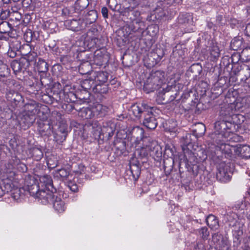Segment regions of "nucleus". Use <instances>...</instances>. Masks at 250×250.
<instances>
[{"label":"nucleus","mask_w":250,"mask_h":250,"mask_svg":"<svg viewBox=\"0 0 250 250\" xmlns=\"http://www.w3.org/2000/svg\"><path fill=\"white\" fill-rule=\"evenodd\" d=\"M152 110V108L146 104H135L131 107V111L133 114L138 119L143 118V125L149 129H155L158 125L156 118Z\"/></svg>","instance_id":"f257e3e1"},{"label":"nucleus","mask_w":250,"mask_h":250,"mask_svg":"<svg viewBox=\"0 0 250 250\" xmlns=\"http://www.w3.org/2000/svg\"><path fill=\"white\" fill-rule=\"evenodd\" d=\"M13 194H14V198L18 197L19 194L20 196H21L22 191H25L28 192L31 196L36 197L38 192L40 191L39 186L38 182L36 181L34 177H28L25 178L24 186L19 189H14Z\"/></svg>","instance_id":"f03ea898"},{"label":"nucleus","mask_w":250,"mask_h":250,"mask_svg":"<svg viewBox=\"0 0 250 250\" xmlns=\"http://www.w3.org/2000/svg\"><path fill=\"white\" fill-rule=\"evenodd\" d=\"M163 75L160 71L151 73L144 84V88L148 92L159 89L163 83Z\"/></svg>","instance_id":"7ed1b4c3"},{"label":"nucleus","mask_w":250,"mask_h":250,"mask_svg":"<svg viewBox=\"0 0 250 250\" xmlns=\"http://www.w3.org/2000/svg\"><path fill=\"white\" fill-rule=\"evenodd\" d=\"M180 86L178 85H168L167 87L163 88L162 90L159 92L158 97L163 100L162 103L166 104L173 101L178 94L177 88Z\"/></svg>","instance_id":"20e7f679"},{"label":"nucleus","mask_w":250,"mask_h":250,"mask_svg":"<svg viewBox=\"0 0 250 250\" xmlns=\"http://www.w3.org/2000/svg\"><path fill=\"white\" fill-rule=\"evenodd\" d=\"M39 104L35 101L25 104V114L24 118L26 120L27 124L29 125L35 122L36 120L35 116L38 114L40 109Z\"/></svg>","instance_id":"39448f33"},{"label":"nucleus","mask_w":250,"mask_h":250,"mask_svg":"<svg viewBox=\"0 0 250 250\" xmlns=\"http://www.w3.org/2000/svg\"><path fill=\"white\" fill-rule=\"evenodd\" d=\"M233 172V168L230 163H221L219 164L216 173V178L223 182L229 181Z\"/></svg>","instance_id":"423d86ee"},{"label":"nucleus","mask_w":250,"mask_h":250,"mask_svg":"<svg viewBox=\"0 0 250 250\" xmlns=\"http://www.w3.org/2000/svg\"><path fill=\"white\" fill-rule=\"evenodd\" d=\"M234 126V125L231 123V121L224 119L217 121L214 124L215 131L218 134H221L222 136H226V133L229 132Z\"/></svg>","instance_id":"0eeeda50"},{"label":"nucleus","mask_w":250,"mask_h":250,"mask_svg":"<svg viewBox=\"0 0 250 250\" xmlns=\"http://www.w3.org/2000/svg\"><path fill=\"white\" fill-rule=\"evenodd\" d=\"M65 26L70 30L74 31H79L85 29V24L83 19H73L65 21Z\"/></svg>","instance_id":"6e6552de"},{"label":"nucleus","mask_w":250,"mask_h":250,"mask_svg":"<svg viewBox=\"0 0 250 250\" xmlns=\"http://www.w3.org/2000/svg\"><path fill=\"white\" fill-rule=\"evenodd\" d=\"M55 140L58 143L65 140L67 135V125L63 122L59 124V127L56 132L53 133Z\"/></svg>","instance_id":"1a4fd4ad"},{"label":"nucleus","mask_w":250,"mask_h":250,"mask_svg":"<svg viewBox=\"0 0 250 250\" xmlns=\"http://www.w3.org/2000/svg\"><path fill=\"white\" fill-rule=\"evenodd\" d=\"M99 47L100 48L94 52V61L97 65H102L108 61V55L105 48L100 46Z\"/></svg>","instance_id":"9d476101"},{"label":"nucleus","mask_w":250,"mask_h":250,"mask_svg":"<svg viewBox=\"0 0 250 250\" xmlns=\"http://www.w3.org/2000/svg\"><path fill=\"white\" fill-rule=\"evenodd\" d=\"M38 130L42 136H49L53 132V125L50 121H40L38 122Z\"/></svg>","instance_id":"9b49d317"},{"label":"nucleus","mask_w":250,"mask_h":250,"mask_svg":"<svg viewBox=\"0 0 250 250\" xmlns=\"http://www.w3.org/2000/svg\"><path fill=\"white\" fill-rule=\"evenodd\" d=\"M38 198L43 204H46L50 202H52L54 198V195L50 189L48 190L42 189L38 192L35 197Z\"/></svg>","instance_id":"f8f14e48"},{"label":"nucleus","mask_w":250,"mask_h":250,"mask_svg":"<svg viewBox=\"0 0 250 250\" xmlns=\"http://www.w3.org/2000/svg\"><path fill=\"white\" fill-rule=\"evenodd\" d=\"M134 20L128 21V28L133 32H138L141 35L144 33L145 25L141 19H133Z\"/></svg>","instance_id":"ddd939ff"},{"label":"nucleus","mask_w":250,"mask_h":250,"mask_svg":"<svg viewBox=\"0 0 250 250\" xmlns=\"http://www.w3.org/2000/svg\"><path fill=\"white\" fill-rule=\"evenodd\" d=\"M144 129L139 126H136L132 128L130 131L131 139L132 141L136 144H139L140 141H142L143 144V139L146 137H144Z\"/></svg>","instance_id":"4468645a"},{"label":"nucleus","mask_w":250,"mask_h":250,"mask_svg":"<svg viewBox=\"0 0 250 250\" xmlns=\"http://www.w3.org/2000/svg\"><path fill=\"white\" fill-rule=\"evenodd\" d=\"M220 116L221 119L229 121L234 120L236 118H239L240 117H242L243 118L241 115L232 114V107L229 106H228V107L221 108L220 112Z\"/></svg>","instance_id":"2eb2a0df"},{"label":"nucleus","mask_w":250,"mask_h":250,"mask_svg":"<svg viewBox=\"0 0 250 250\" xmlns=\"http://www.w3.org/2000/svg\"><path fill=\"white\" fill-rule=\"evenodd\" d=\"M212 241L216 244V246L219 248L228 249L229 247V241L227 237H224L221 234L215 233L212 235Z\"/></svg>","instance_id":"dca6fc26"},{"label":"nucleus","mask_w":250,"mask_h":250,"mask_svg":"<svg viewBox=\"0 0 250 250\" xmlns=\"http://www.w3.org/2000/svg\"><path fill=\"white\" fill-rule=\"evenodd\" d=\"M84 129H87L95 136H100L101 134V127L96 121H89L85 124Z\"/></svg>","instance_id":"f3484780"},{"label":"nucleus","mask_w":250,"mask_h":250,"mask_svg":"<svg viewBox=\"0 0 250 250\" xmlns=\"http://www.w3.org/2000/svg\"><path fill=\"white\" fill-rule=\"evenodd\" d=\"M91 75V78H93L95 83H104L108 77V74L104 71H94L92 72Z\"/></svg>","instance_id":"a211bd4d"},{"label":"nucleus","mask_w":250,"mask_h":250,"mask_svg":"<svg viewBox=\"0 0 250 250\" xmlns=\"http://www.w3.org/2000/svg\"><path fill=\"white\" fill-rule=\"evenodd\" d=\"M27 65L26 61L21 58L19 61L14 60L11 63V66L15 73L21 72L22 69L25 70L27 68Z\"/></svg>","instance_id":"6ab92c4d"},{"label":"nucleus","mask_w":250,"mask_h":250,"mask_svg":"<svg viewBox=\"0 0 250 250\" xmlns=\"http://www.w3.org/2000/svg\"><path fill=\"white\" fill-rule=\"evenodd\" d=\"M130 172L131 173L133 179L136 181L140 176L141 169L139 167V163L132 160L130 163Z\"/></svg>","instance_id":"aec40b11"},{"label":"nucleus","mask_w":250,"mask_h":250,"mask_svg":"<svg viewBox=\"0 0 250 250\" xmlns=\"http://www.w3.org/2000/svg\"><path fill=\"white\" fill-rule=\"evenodd\" d=\"M6 98L8 101L14 103L16 104L22 100L21 95L17 91L10 90L6 93Z\"/></svg>","instance_id":"412c9836"},{"label":"nucleus","mask_w":250,"mask_h":250,"mask_svg":"<svg viewBox=\"0 0 250 250\" xmlns=\"http://www.w3.org/2000/svg\"><path fill=\"white\" fill-rule=\"evenodd\" d=\"M97 18L98 14L96 10H92L88 12L83 19L84 21L85 27H86L88 24H92L95 22Z\"/></svg>","instance_id":"4be33fe9"},{"label":"nucleus","mask_w":250,"mask_h":250,"mask_svg":"<svg viewBox=\"0 0 250 250\" xmlns=\"http://www.w3.org/2000/svg\"><path fill=\"white\" fill-rule=\"evenodd\" d=\"M37 58L38 55L36 52L30 51L28 53L25 54L24 57L21 58V59L26 61L27 64V67L28 68L31 64H35L36 63Z\"/></svg>","instance_id":"5701e85b"},{"label":"nucleus","mask_w":250,"mask_h":250,"mask_svg":"<svg viewBox=\"0 0 250 250\" xmlns=\"http://www.w3.org/2000/svg\"><path fill=\"white\" fill-rule=\"evenodd\" d=\"M206 223L212 229H216L219 227V222L217 218L212 214L208 215L206 218Z\"/></svg>","instance_id":"b1692460"},{"label":"nucleus","mask_w":250,"mask_h":250,"mask_svg":"<svg viewBox=\"0 0 250 250\" xmlns=\"http://www.w3.org/2000/svg\"><path fill=\"white\" fill-rule=\"evenodd\" d=\"M206 131V126L202 123L195 124L192 130L194 135L196 137H199L203 135Z\"/></svg>","instance_id":"393cba45"},{"label":"nucleus","mask_w":250,"mask_h":250,"mask_svg":"<svg viewBox=\"0 0 250 250\" xmlns=\"http://www.w3.org/2000/svg\"><path fill=\"white\" fill-rule=\"evenodd\" d=\"M92 70L91 63L88 61H85L81 63L79 67V71L82 75L89 73Z\"/></svg>","instance_id":"a878e982"},{"label":"nucleus","mask_w":250,"mask_h":250,"mask_svg":"<svg viewBox=\"0 0 250 250\" xmlns=\"http://www.w3.org/2000/svg\"><path fill=\"white\" fill-rule=\"evenodd\" d=\"M89 4L88 0H77L74 4V9L79 13L86 8Z\"/></svg>","instance_id":"bb28decb"},{"label":"nucleus","mask_w":250,"mask_h":250,"mask_svg":"<svg viewBox=\"0 0 250 250\" xmlns=\"http://www.w3.org/2000/svg\"><path fill=\"white\" fill-rule=\"evenodd\" d=\"M108 90V88L107 85L104 83H97L95 84L94 86L92 87V91L94 93L105 94L107 92Z\"/></svg>","instance_id":"cd10ccee"},{"label":"nucleus","mask_w":250,"mask_h":250,"mask_svg":"<svg viewBox=\"0 0 250 250\" xmlns=\"http://www.w3.org/2000/svg\"><path fill=\"white\" fill-rule=\"evenodd\" d=\"M157 143L156 141L155 140H153V139H152L151 138H150L149 137H146L144 139H143V145L144 146H147V149L149 151V154L152 152L153 151V150L155 148H154V146L153 147V146H154V143ZM156 148V146H155V148Z\"/></svg>","instance_id":"c85d7f7f"},{"label":"nucleus","mask_w":250,"mask_h":250,"mask_svg":"<svg viewBox=\"0 0 250 250\" xmlns=\"http://www.w3.org/2000/svg\"><path fill=\"white\" fill-rule=\"evenodd\" d=\"M53 208L59 213L62 212L65 210L64 202L60 198L56 197L53 202Z\"/></svg>","instance_id":"c756f323"},{"label":"nucleus","mask_w":250,"mask_h":250,"mask_svg":"<svg viewBox=\"0 0 250 250\" xmlns=\"http://www.w3.org/2000/svg\"><path fill=\"white\" fill-rule=\"evenodd\" d=\"M242 81L246 83L250 77V68L248 66H245L239 72L238 75Z\"/></svg>","instance_id":"7c9ffc66"},{"label":"nucleus","mask_w":250,"mask_h":250,"mask_svg":"<svg viewBox=\"0 0 250 250\" xmlns=\"http://www.w3.org/2000/svg\"><path fill=\"white\" fill-rule=\"evenodd\" d=\"M136 155L141 159L146 157L149 154L147 146H144L142 144V146L140 148H138L135 152Z\"/></svg>","instance_id":"2f4dec72"},{"label":"nucleus","mask_w":250,"mask_h":250,"mask_svg":"<svg viewBox=\"0 0 250 250\" xmlns=\"http://www.w3.org/2000/svg\"><path fill=\"white\" fill-rule=\"evenodd\" d=\"M40 182L45 185L46 188H53V181L51 177L48 175H44L40 178Z\"/></svg>","instance_id":"473e14b6"},{"label":"nucleus","mask_w":250,"mask_h":250,"mask_svg":"<svg viewBox=\"0 0 250 250\" xmlns=\"http://www.w3.org/2000/svg\"><path fill=\"white\" fill-rule=\"evenodd\" d=\"M95 82L93 79L90 77L89 79H85L82 81L81 83L82 87L85 91L90 89L92 86L95 85Z\"/></svg>","instance_id":"72a5a7b5"},{"label":"nucleus","mask_w":250,"mask_h":250,"mask_svg":"<svg viewBox=\"0 0 250 250\" xmlns=\"http://www.w3.org/2000/svg\"><path fill=\"white\" fill-rule=\"evenodd\" d=\"M89 34H92L93 37L92 39V41H93L95 43V46L97 47H100V40L98 39L99 31L96 28H92L88 32Z\"/></svg>","instance_id":"f704fd0d"},{"label":"nucleus","mask_w":250,"mask_h":250,"mask_svg":"<svg viewBox=\"0 0 250 250\" xmlns=\"http://www.w3.org/2000/svg\"><path fill=\"white\" fill-rule=\"evenodd\" d=\"M50 122L53 125L59 124H61L63 122L62 118V114L58 111H53L52 113L51 118L50 119Z\"/></svg>","instance_id":"c9c22d12"},{"label":"nucleus","mask_w":250,"mask_h":250,"mask_svg":"<svg viewBox=\"0 0 250 250\" xmlns=\"http://www.w3.org/2000/svg\"><path fill=\"white\" fill-rule=\"evenodd\" d=\"M154 146H156V148L155 147V150H153V151H152L149 155L153 157L155 159H159L162 156V149L160 146L157 143H154Z\"/></svg>","instance_id":"e433bc0d"},{"label":"nucleus","mask_w":250,"mask_h":250,"mask_svg":"<svg viewBox=\"0 0 250 250\" xmlns=\"http://www.w3.org/2000/svg\"><path fill=\"white\" fill-rule=\"evenodd\" d=\"M11 29V26L8 22L6 21H0V33H8Z\"/></svg>","instance_id":"4c0bfd02"},{"label":"nucleus","mask_w":250,"mask_h":250,"mask_svg":"<svg viewBox=\"0 0 250 250\" xmlns=\"http://www.w3.org/2000/svg\"><path fill=\"white\" fill-rule=\"evenodd\" d=\"M37 68L39 72L44 73L48 70V65L44 60L39 58L37 64Z\"/></svg>","instance_id":"58836bf2"},{"label":"nucleus","mask_w":250,"mask_h":250,"mask_svg":"<svg viewBox=\"0 0 250 250\" xmlns=\"http://www.w3.org/2000/svg\"><path fill=\"white\" fill-rule=\"evenodd\" d=\"M90 108L88 107H83L80 109L81 115L85 119H90L93 116V112Z\"/></svg>","instance_id":"ea45409f"},{"label":"nucleus","mask_w":250,"mask_h":250,"mask_svg":"<svg viewBox=\"0 0 250 250\" xmlns=\"http://www.w3.org/2000/svg\"><path fill=\"white\" fill-rule=\"evenodd\" d=\"M164 55V53L162 49H157L154 52L151 53L150 57L154 59L157 62L161 60Z\"/></svg>","instance_id":"a19ab883"},{"label":"nucleus","mask_w":250,"mask_h":250,"mask_svg":"<svg viewBox=\"0 0 250 250\" xmlns=\"http://www.w3.org/2000/svg\"><path fill=\"white\" fill-rule=\"evenodd\" d=\"M32 156L36 161L40 160L43 157V152L41 149L34 147L31 150Z\"/></svg>","instance_id":"79ce46f5"},{"label":"nucleus","mask_w":250,"mask_h":250,"mask_svg":"<svg viewBox=\"0 0 250 250\" xmlns=\"http://www.w3.org/2000/svg\"><path fill=\"white\" fill-rule=\"evenodd\" d=\"M210 55L214 59H216L220 56V49L216 43H213L209 48Z\"/></svg>","instance_id":"37998d69"},{"label":"nucleus","mask_w":250,"mask_h":250,"mask_svg":"<svg viewBox=\"0 0 250 250\" xmlns=\"http://www.w3.org/2000/svg\"><path fill=\"white\" fill-rule=\"evenodd\" d=\"M240 152L241 155L246 159L250 158V146H243L240 148Z\"/></svg>","instance_id":"c03bdc74"},{"label":"nucleus","mask_w":250,"mask_h":250,"mask_svg":"<svg viewBox=\"0 0 250 250\" xmlns=\"http://www.w3.org/2000/svg\"><path fill=\"white\" fill-rule=\"evenodd\" d=\"M140 13L138 10H130L128 13V19L130 21L134 20L133 19H141L140 18Z\"/></svg>","instance_id":"a18cd8bd"},{"label":"nucleus","mask_w":250,"mask_h":250,"mask_svg":"<svg viewBox=\"0 0 250 250\" xmlns=\"http://www.w3.org/2000/svg\"><path fill=\"white\" fill-rule=\"evenodd\" d=\"M2 187L3 188V190L4 193L12 191L13 190V185L10 183V182L9 180H8L7 182L5 181L3 182Z\"/></svg>","instance_id":"49530a36"},{"label":"nucleus","mask_w":250,"mask_h":250,"mask_svg":"<svg viewBox=\"0 0 250 250\" xmlns=\"http://www.w3.org/2000/svg\"><path fill=\"white\" fill-rule=\"evenodd\" d=\"M199 233L201 237L204 239H207L209 234L208 228L205 227L199 229Z\"/></svg>","instance_id":"de8ad7c7"},{"label":"nucleus","mask_w":250,"mask_h":250,"mask_svg":"<svg viewBox=\"0 0 250 250\" xmlns=\"http://www.w3.org/2000/svg\"><path fill=\"white\" fill-rule=\"evenodd\" d=\"M21 19V14L17 11L11 12L10 20L11 21H20Z\"/></svg>","instance_id":"09e8293b"},{"label":"nucleus","mask_w":250,"mask_h":250,"mask_svg":"<svg viewBox=\"0 0 250 250\" xmlns=\"http://www.w3.org/2000/svg\"><path fill=\"white\" fill-rule=\"evenodd\" d=\"M241 43L240 40L234 39L231 42L230 47L233 50H237L241 47Z\"/></svg>","instance_id":"8fccbe9b"},{"label":"nucleus","mask_w":250,"mask_h":250,"mask_svg":"<svg viewBox=\"0 0 250 250\" xmlns=\"http://www.w3.org/2000/svg\"><path fill=\"white\" fill-rule=\"evenodd\" d=\"M241 57L243 60L248 61L250 60V49L245 48L241 52Z\"/></svg>","instance_id":"3c124183"},{"label":"nucleus","mask_w":250,"mask_h":250,"mask_svg":"<svg viewBox=\"0 0 250 250\" xmlns=\"http://www.w3.org/2000/svg\"><path fill=\"white\" fill-rule=\"evenodd\" d=\"M10 14L9 11L8 10H3L1 12L0 14V18L1 20H6L8 17H10Z\"/></svg>","instance_id":"603ef678"},{"label":"nucleus","mask_w":250,"mask_h":250,"mask_svg":"<svg viewBox=\"0 0 250 250\" xmlns=\"http://www.w3.org/2000/svg\"><path fill=\"white\" fill-rule=\"evenodd\" d=\"M68 187L74 192H77L78 190V186L76 184L73 183L72 182H69L68 184Z\"/></svg>","instance_id":"864d4df0"},{"label":"nucleus","mask_w":250,"mask_h":250,"mask_svg":"<svg viewBox=\"0 0 250 250\" xmlns=\"http://www.w3.org/2000/svg\"><path fill=\"white\" fill-rule=\"evenodd\" d=\"M58 174L62 177L66 178L69 175V172L65 169H59L58 171Z\"/></svg>","instance_id":"5fc2aeb1"},{"label":"nucleus","mask_w":250,"mask_h":250,"mask_svg":"<svg viewBox=\"0 0 250 250\" xmlns=\"http://www.w3.org/2000/svg\"><path fill=\"white\" fill-rule=\"evenodd\" d=\"M190 137H191L190 134H186V135L185 136V138H184V142L183 143V145L187 146L188 145H189V144H190L191 143V140L190 139L188 140V139H189L190 138Z\"/></svg>","instance_id":"6e6d98bb"},{"label":"nucleus","mask_w":250,"mask_h":250,"mask_svg":"<svg viewBox=\"0 0 250 250\" xmlns=\"http://www.w3.org/2000/svg\"><path fill=\"white\" fill-rule=\"evenodd\" d=\"M190 70L192 72H194V70H197V73L199 74L201 71V67L198 64H193Z\"/></svg>","instance_id":"4d7b16f0"},{"label":"nucleus","mask_w":250,"mask_h":250,"mask_svg":"<svg viewBox=\"0 0 250 250\" xmlns=\"http://www.w3.org/2000/svg\"><path fill=\"white\" fill-rule=\"evenodd\" d=\"M114 129L111 126H104L103 129H102V131L103 132V134H106L107 133L110 132H114Z\"/></svg>","instance_id":"13d9d810"},{"label":"nucleus","mask_w":250,"mask_h":250,"mask_svg":"<svg viewBox=\"0 0 250 250\" xmlns=\"http://www.w3.org/2000/svg\"><path fill=\"white\" fill-rule=\"evenodd\" d=\"M237 232V234L235 235V238L236 239L237 242L239 243L240 241L239 240V237L243 234V230L240 229L237 231H236L235 233Z\"/></svg>","instance_id":"bf43d9fd"},{"label":"nucleus","mask_w":250,"mask_h":250,"mask_svg":"<svg viewBox=\"0 0 250 250\" xmlns=\"http://www.w3.org/2000/svg\"><path fill=\"white\" fill-rule=\"evenodd\" d=\"M52 162V160L51 159H49L47 160V165L49 168H53L56 167L58 165L57 162L54 164H51V162Z\"/></svg>","instance_id":"052dcab7"},{"label":"nucleus","mask_w":250,"mask_h":250,"mask_svg":"<svg viewBox=\"0 0 250 250\" xmlns=\"http://www.w3.org/2000/svg\"><path fill=\"white\" fill-rule=\"evenodd\" d=\"M102 13L104 18H108V9L106 7H104L102 8Z\"/></svg>","instance_id":"680f3d73"},{"label":"nucleus","mask_w":250,"mask_h":250,"mask_svg":"<svg viewBox=\"0 0 250 250\" xmlns=\"http://www.w3.org/2000/svg\"><path fill=\"white\" fill-rule=\"evenodd\" d=\"M1 67L4 70V71L2 73H0V75L2 77H5L6 74L8 73V68L5 65H3Z\"/></svg>","instance_id":"e2e57ef3"},{"label":"nucleus","mask_w":250,"mask_h":250,"mask_svg":"<svg viewBox=\"0 0 250 250\" xmlns=\"http://www.w3.org/2000/svg\"><path fill=\"white\" fill-rule=\"evenodd\" d=\"M17 53L15 51L12 50H9L7 52V55L12 58H14L16 56Z\"/></svg>","instance_id":"0e129e2a"},{"label":"nucleus","mask_w":250,"mask_h":250,"mask_svg":"<svg viewBox=\"0 0 250 250\" xmlns=\"http://www.w3.org/2000/svg\"><path fill=\"white\" fill-rule=\"evenodd\" d=\"M6 167H8V169L6 170L5 172L6 173H11L13 169V166L10 164H7L6 165Z\"/></svg>","instance_id":"69168bd1"},{"label":"nucleus","mask_w":250,"mask_h":250,"mask_svg":"<svg viewBox=\"0 0 250 250\" xmlns=\"http://www.w3.org/2000/svg\"><path fill=\"white\" fill-rule=\"evenodd\" d=\"M245 34L247 36L250 37V23H249L247 25L245 30Z\"/></svg>","instance_id":"338daca9"},{"label":"nucleus","mask_w":250,"mask_h":250,"mask_svg":"<svg viewBox=\"0 0 250 250\" xmlns=\"http://www.w3.org/2000/svg\"><path fill=\"white\" fill-rule=\"evenodd\" d=\"M95 109L97 110V111L98 112H99V113H102V110L103 109V106L102 104H98L96 106Z\"/></svg>","instance_id":"774afa93"}]
</instances>
